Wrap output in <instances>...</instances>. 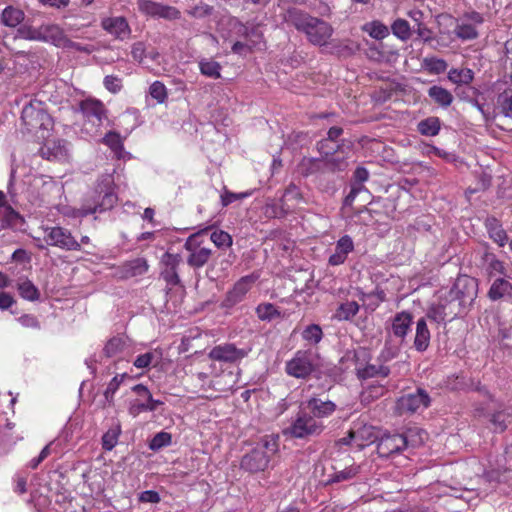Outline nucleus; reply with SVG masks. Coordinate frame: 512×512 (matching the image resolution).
Returning a JSON list of instances; mask_svg holds the SVG:
<instances>
[{"label":"nucleus","mask_w":512,"mask_h":512,"mask_svg":"<svg viewBox=\"0 0 512 512\" xmlns=\"http://www.w3.org/2000/svg\"><path fill=\"white\" fill-rule=\"evenodd\" d=\"M277 451L278 437L265 436L249 453L242 457L241 468L250 473L264 471L268 467L271 457Z\"/></svg>","instance_id":"7ed1b4c3"},{"label":"nucleus","mask_w":512,"mask_h":512,"mask_svg":"<svg viewBox=\"0 0 512 512\" xmlns=\"http://www.w3.org/2000/svg\"><path fill=\"white\" fill-rule=\"evenodd\" d=\"M102 141L115 153L118 158L122 157L124 147L121 137L118 133L111 131L104 136Z\"/></svg>","instance_id":"de8ad7c7"},{"label":"nucleus","mask_w":512,"mask_h":512,"mask_svg":"<svg viewBox=\"0 0 512 512\" xmlns=\"http://www.w3.org/2000/svg\"><path fill=\"white\" fill-rule=\"evenodd\" d=\"M393 34L399 39L405 41L411 36V28L409 23L404 19H396L391 25Z\"/></svg>","instance_id":"3c124183"},{"label":"nucleus","mask_w":512,"mask_h":512,"mask_svg":"<svg viewBox=\"0 0 512 512\" xmlns=\"http://www.w3.org/2000/svg\"><path fill=\"white\" fill-rule=\"evenodd\" d=\"M138 6L142 12L151 16H157L159 13L160 3L153 2L150 0H139Z\"/></svg>","instance_id":"e2e57ef3"},{"label":"nucleus","mask_w":512,"mask_h":512,"mask_svg":"<svg viewBox=\"0 0 512 512\" xmlns=\"http://www.w3.org/2000/svg\"><path fill=\"white\" fill-rule=\"evenodd\" d=\"M157 16L168 20H174L180 18V11L175 7L160 4Z\"/></svg>","instance_id":"0e129e2a"},{"label":"nucleus","mask_w":512,"mask_h":512,"mask_svg":"<svg viewBox=\"0 0 512 512\" xmlns=\"http://www.w3.org/2000/svg\"><path fill=\"white\" fill-rule=\"evenodd\" d=\"M209 229L210 228L207 227L197 233L190 235L184 244V248L190 253L187 258V263L193 268L203 267L208 263L212 255V251L210 249L201 247V242L199 240L200 236L207 233Z\"/></svg>","instance_id":"0eeeda50"},{"label":"nucleus","mask_w":512,"mask_h":512,"mask_svg":"<svg viewBox=\"0 0 512 512\" xmlns=\"http://www.w3.org/2000/svg\"><path fill=\"white\" fill-rule=\"evenodd\" d=\"M21 121L26 130L31 133L41 132V137L45 136L53 126V120L40 102H30L25 105L21 113Z\"/></svg>","instance_id":"20e7f679"},{"label":"nucleus","mask_w":512,"mask_h":512,"mask_svg":"<svg viewBox=\"0 0 512 512\" xmlns=\"http://www.w3.org/2000/svg\"><path fill=\"white\" fill-rule=\"evenodd\" d=\"M298 172L303 177H309L312 175H323L327 173L324 159L304 157L298 164Z\"/></svg>","instance_id":"5701e85b"},{"label":"nucleus","mask_w":512,"mask_h":512,"mask_svg":"<svg viewBox=\"0 0 512 512\" xmlns=\"http://www.w3.org/2000/svg\"><path fill=\"white\" fill-rule=\"evenodd\" d=\"M121 434V426L116 423L108 429L102 437V447L104 450L111 451L117 444L119 435Z\"/></svg>","instance_id":"37998d69"},{"label":"nucleus","mask_w":512,"mask_h":512,"mask_svg":"<svg viewBox=\"0 0 512 512\" xmlns=\"http://www.w3.org/2000/svg\"><path fill=\"white\" fill-rule=\"evenodd\" d=\"M149 92L152 98L156 99L159 103H163L167 99V90L163 83L155 81L151 84Z\"/></svg>","instance_id":"13d9d810"},{"label":"nucleus","mask_w":512,"mask_h":512,"mask_svg":"<svg viewBox=\"0 0 512 512\" xmlns=\"http://www.w3.org/2000/svg\"><path fill=\"white\" fill-rule=\"evenodd\" d=\"M302 337L312 344H318L323 337V332L319 325L310 324L303 330Z\"/></svg>","instance_id":"864d4df0"},{"label":"nucleus","mask_w":512,"mask_h":512,"mask_svg":"<svg viewBox=\"0 0 512 512\" xmlns=\"http://www.w3.org/2000/svg\"><path fill=\"white\" fill-rule=\"evenodd\" d=\"M438 18H442L451 23L455 22L456 25H455L454 33L461 40H473L478 37V32L472 24H468V23L459 24L458 20L449 14H441L438 16Z\"/></svg>","instance_id":"b1692460"},{"label":"nucleus","mask_w":512,"mask_h":512,"mask_svg":"<svg viewBox=\"0 0 512 512\" xmlns=\"http://www.w3.org/2000/svg\"><path fill=\"white\" fill-rule=\"evenodd\" d=\"M501 111L506 117L512 116V95H508L507 93H503L499 96L498 99Z\"/></svg>","instance_id":"774afa93"},{"label":"nucleus","mask_w":512,"mask_h":512,"mask_svg":"<svg viewBox=\"0 0 512 512\" xmlns=\"http://www.w3.org/2000/svg\"><path fill=\"white\" fill-rule=\"evenodd\" d=\"M302 200L303 196L298 186H296L294 183H290L285 189L283 197L280 200L279 208L274 210V216L284 217L289 212H291Z\"/></svg>","instance_id":"dca6fc26"},{"label":"nucleus","mask_w":512,"mask_h":512,"mask_svg":"<svg viewBox=\"0 0 512 512\" xmlns=\"http://www.w3.org/2000/svg\"><path fill=\"white\" fill-rule=\"evenodd\" d=\"M478 284L475 278L466 275L459 276L452 288L448 291V297L459 308L470 306L477 296Z\"/></svg>","instance_id":"423d86ee"},{"label":"nucleus","mask_w":512,"mask_h":512,"mask_svg":"<svg viewBox=\"0 0 512 512\" xmlns=\"http://www.w3.org/2000/svg\"><path fill=\"white\" fill-rule=\"evenodd\" d=\"M353 248L354 244L350 236L345 235L341 237L337 241L335 252L329 257V264L332 266L343 264Z\"/></svg>","instance_id":"4be33fe9"},{"label":"nucleus","mask_w":512,"mask_h":512,"mask_svg":"<svg viewBox=\"0 0 512 512\" xmlns=\"http://www.w3.org/2000/svg\"><path fill=\"white\" fill-rule=\"evenodd\" d=\"M430 343V331L424 318L417 321L414 347L419 352H424Z\"/></svg>","instance_id":"c85d7f7f"},{"label":"nucleus","mask_w":512,"mask_h":512,"mask_svg":"<svg viewBox=\"0 0 512 512\" xmlns=\"http://www.w3.org/2000/svg\"><path fill=\"white\" fill-rule=\"evenodd\" d=\"M24 224V218L15 211L10 205L4 207V214L1 220V228L19 229Z\"/></svg>","instance_id":"72a5a7b5"},{"label":"nucleus","mask_w":512,"mask_h":512,"mask_svg":"<svg viewBox=\"0 0 512 512\" xmlns=\"http://www.w3.org/2000/svg\"><path fill=\"white\" fill-rule=\"evenodd\" d=\"M440 128V119L435 116L423 119L417 124V130L423 136H436L438 135Z\"/></svg>","instance_id":"f704fd0d"},{"label":"nucleus","mask_w":512,"mask_h":512,"mask_svg":"<svg viewBox=\"0 0 512 512\" xmlns=\"http://www.w3.org/2000/svg\"><path fill=\"white\" fill-rule=\"evenodd\" d=\"M17 35L22 39L39 41L40 26L37 28L27 25L20 26L17 30Z\"/></svg>","instance_id":"4d7b16f0"},{"label":"nucleus","mask_w":512,"mask_h":512,"mask_svg":"<svg viewBox=\"0 0 512 512\" xmlns=\"http://www.w3.org/2000/svg\"><path fill=\"white\" fill-rule=\"evenodd\" d=\"M212 12L213 7L202 2L200 4L194 5L189 10H187V13L195 18H203L209 16L212 14Z\"/></svg>","instance_id":"052dcab7"},{"label":"nucleus","mask_w":512,"mask_h":512,"mask_svg":"<svg viewBox=\"0 0 512 512\" xmlns=\"http://www.w3.org/2000/svg\"><path fill=\"white\" fill-rule=\"evenodd\" d=\"M476 411L479 415L487 417L494 425L495 430L500 432H503L511 422L512 413L508 409H496V403L493 399H490L486 407L477 408Z\"/></svg>","instance_id":"4468645a"},{"label":"nucleus","mask_w":512,"mask_h":512,"mask_svg":"<svg viewBox=\"0 0 512 512\" xmlns=\"http://www.w3.org/2000/svg\"><path fill=\"white\" fill-rule=\"evenodd\" d=\"M316 369L313 355L310 351H297L294 357L286 363V372L295 378L305 379Z\"/></svg>","instance_id":"6e6552de"},{"label":"nucleus","mask_w":512,"mask_h":512,"mask_svg":"<svg viewBox=\"0 0 512 512\" xmlns=\"http://www.w3.org/2000/svg\"><path fill=\"white\" fill-rule=\"evenodd\" d=\"M210 239L219 249L229 248L233 243L231 235L223 230L214 231L211 234Z\"/></svg>","instance_id":"603ef678"},{"label":"nucleus","mask_w":512,"mask_h":512,"mask_svg":"<svg viewBox=\"0 0 512 512\" xmlns=\"http://www.w3.org/2000/svg\"><path fill=\"white\" fill-rule=\"evenodd\" d=\"M161 276L167 282V284L171 286H177L181 283L177 269L165 268L162 271Z\"/></svg>","instance_id":"338daca9"},{"label":"nucleus","mask_w":512,"mask_h":512,"mask_svg":"<svg viewBox=\"0 0 512 512\" xmlns=\"http://www.w3.org/2000/svg\"><path fill=\"white\" fill-rule=\"evenodd\" d=\"M117 200L112 176L104 175L98 180L91 198L78 210L77 216L86 217L96 212H104L113 208Z\"/></svg>","instance_id":"f03ea898"},{"label":"nucleus","mask_w":512,"mask_h":512,"mask_svg":"<svg viewBox=\"0 0 512 512\" xmlns=\"http://www.w3.org/2000/svg\"><path fill=\"white\" fill-rule=\"evenodd\" d=\"M200 72L207 77L218 79L221 77V65L212 59H202L199 62Z\"/></svg>","instance_id":"a19ab883"},{"label":"nucleus","mask_w":512,"mask_h":512,"mask_svg":"<svg viewBox=\"0 0 512 512\" xmlns=\"http://www.w3.org/2000/svg\"><path fill=\"white\" fill-rule=\"evenodd\" d=\"M390 374V368L382 363L378 362V359L375 363H368L363 369H359L357 375L360 379H368L373 377H387Z\"/></svg>","instance_id":"bb28decb"},{"label":"nucleus","mask_w":512,"mask_h":512,"mask_svg":"<svg viewBox=\"0 0 512 512\" xmlns=\"http://www.w3.org/2000/svg\"><path fill=\"white\" fill-rule=\"evenodd\" d=\"M80 111L87 119H95L97 124L102 123V119L106 118L105 108L101 101L96 99H85L80 102Z\"/></svg>","instance_id":"412c9836"},{"label":"nucleus","mask_w":512,"mask_h":512,"mask_svg":"<svg viewBox=\"0 0 512 512\" xmlns=\"http://www.w3.org/2000/svg\"><path fill=\"white\" fill-rule=\"evenodd\" d=\"M251 348H237L233 343H224L214 346L208 353L213 361L234 364L248 356Z\"/></svg>","instance_id":"1a4fd4ad"},{"label":"nucleus","mask_w":512,"mask_h":512,"mask_svg":"<svg viewBox=\"0 0 512 512\" xmlns=\"http://www.w3.org/2000/svg\"><path fill=\"white\" fill-rule=\"evenodd\" d=\"M448 78L455 84H470L474 79V73L469 68L464 69H451L448 73Z\"/></svg>","instance_id":"58836bf2"},{"label":"nucleus","mask_w":512,"mask_h":512,"mask_svg":"<svg viewBox=\"0 0 512 512\" xmlns=\"http://www.w3.org/2000/svg\"><path fill=\"white\" fill-rule=\"evenodd\" d=\"M126 272L130 276H137L142 275L148 270V264L147 261L143 258H137L130 262H128L126 265Z\"/></svg>","instance_id":"6e6d98bb"},{"label":"nucleus","mask_w":512,"mask_h":512,"mask_svg":"<svg viewBox=\"0 0 512 512\" xmlns=\"http://www.w3.org/2000/svg\"><path fill=\"white\" fill-rule=\"evenodd\" d=\"M361 29L376 40H382L389 34L388 27L379 20L367 22L361 27Z\"/></svg>","instance_id":"c9c22d12"},{"label":"nucleus","mask_w":512,"mask_h":512,"mask_svg":"<svg viewBox=\"0 0 512 512\" xmlns=\"http://www.w3.org/2000/svg\"><path fill=\"white\" fill-rule=\"evenodd\" d=\"M330 142L331 141L326 138L317 143V149L319 153L325 157L335 154L340 148L339 144H335V146H329Z\"/></svg>","instance_id":"69168bd1"},{"label":"nucleus","mask_w":512,"mask_h":512,"mask_svg":"<svg viewBox=\"0 0 512 512\" xmlns=\"http://www.w3.org/2000/svg\"><path fill=\"white\" fill-rule=\"evenodd\" d=\"M17 290L20 296L28 301H36L40 297L38 288L28 279L19 282Z\"/></svg>","instance_id":"4c0bfd02"},{"label":"nucleus","mask_w":512,"mask_h":512,"mask_svg":"<svg viewBox=\"0 0 512 512\" xmlns=\"http://www.w3.org/2000/svg\"><path fill=\"white\" fill-rule=\"evenodd\" d=\"M511 294L512 284L504 278L495 279L488 291V297L493 301Z\"/></svg>","instance_id":"2f4dec72"},{"label":"nucleus","mask_w":512,"mask_h":512,"mask_svg":"<svg viewBox=\"0 0 512 512\" xmlns=\"http://www.w3.org/2000/svg\"><path fill=\"white\" fill-rule=\"evenodd\" d=\"M407 438L402 434H385L377 444V453L382 458H388L407 447Z\"/></svg>","instance_id":"2eb2a0df"},{"label":"nucleus","mask_w":512,"mask_h":512,"mask_svg":"<svg viewBox=\"0 0 512 512\" xmlns=\"http://www.w3.org/2000/svg\"><path fill=\"white\" fill-rule=\"evenodd\" d=\"M413 317L408 312L396 314L392 322V332L396 337L404 338L412 324Z\"/></svg>","instance_id":"c756f323"},{"label":"nucleus","mask_w":512,"mask_h":512,"mask_svg":"<svg viewBox=\"0 0 512 512\" xmlns=\"http://www.w3.org/2000/svg\"><path fill=\"white\" fill-rule=\"evenodd\" d=\"M103 28L117 38H124L130 32L128 23L123 17L109 18L103 21Z\"/></svg>","instance_id":"cd10ccee"},{"label":"nucleus","mask_w":512,"mask_h":512,"mask_svg":"<svg viewBox=\"0 0 512 512\" xmlns=\"http://www.w3.org/2000/svg\"><path fill=\"white\" fill-rule=\"evenodd\" d=\"M45 241L51 246L69 251L81 249L80 243L72 236L71 232L59 226L46 229Z\"/></svg>","instance_id":"9b49d317"},{"label":"nucleus","mask_w":512,"mask_h":512,"mask_svg":"<svg viewBox=\"0 0 512 512\" xmlns=\"http://www.w3.org/2000/svg\"><path fill=\"white\" fill-rule=\"evenodd\" d=\"M485 227L487 228L489 237L493 239L494 242L498 243L501 247L506 244L508 240L507 234L497 218L487 217Z\"/></svg>","instance_id":"a878e982"},{"label":"nucleus","mask_w":512,"mask_h":512,"mask_svg":"<svg viewBox=\"0 0 512 512\" xmlns=\"http://www.w3.org/2000/svg\"><path fill=\"white\" fill-rule=\"evenodd\" d=\"M369 178V172L364 167H357L353 174V182L348 195L344 198L343 206H352L355 198L362 192H368L363 183Z\"/></svg>","instance_id":"f3484780"},{"label":"nucleus","mask_w":512,"mask_h":512,"mask_svg":"<svg viewBox=\"0 0 512 512\" xmlns=\"http://www.w3.org/2000/svg\"><path fill=\"white\" fill-rule=\"evenodd\" d=\"M172 441V436L168 432L161 431L157 433L149 442V448L152 451H158L163 447L169 446Z\"/></svg>","instance_id":"5fc2aeb1"},{"label":"nucleus","mask_w":512,"mask_h":512,"mask_svg":"<svg viewBox=\"0 0 512 512\" xmlns=\"http://www.w3.org/2000/svg\"><path fill=\"white\" fill-rule=\"evenodd\" d=\"M25 14L21 9L7 6L1 14V22L7 27H17L23 22Z\"/></svg>","instance_id":"473e14b6"},{"label":"nucleus","mask_w":512,"mask_h":512,"mask_svg":"<svg viewBox=\"0 0 512 512\" xmlns=\"http://www.w3.org/2000/svg\"><path fill=\"white\" fill-rule=\"evenodd\" d=\"M125 376H126V374H123L121 376L116 375L109 382V384L104 392V397L109 402V404H111V402L113 401V396H114L115 392L117 391V389L119 388V386L122 383Z\"/></svg>","instance_id":"bf43d9fd"},{"label":"nucleus","mask_w":512,"mask_h":512,"mask_svg":"<svg viewBox=\"0 0 512 512\" xmlns=\"http://www.w3.org/2000/svg\"><path fill=\"white\" fill-rule=\"evenodd\" d=\"M460 313V308L454 303L448 294L441 297L436 305H432L428 312L427 317L437 323H444L447 318L453 319Z\"/></svg>","instance_id":"ddd939ff"},{"label":"nucleus","mask_w":512,"mask_h":512,"mask_svg":"<svg viewBox=\"0 0 512 512\" xmlns=\"http://www.w3.org/2000/svg\"><path fill=\"white\" fill-rule=\"evenodd\" d=\"M427 93L428 96L434 101V103L442 108L449 107L454 100V97L450 91L438 85L431 86Z\"/></svg>","instance_id":"7c9ffc66"},{"label":"nucleus","mask_w":512,"mask_h":512,"mask_svg":"<svg viewBox=\"0 0 512 512\" xmlns=\"http://www.w3.org/2000/svg\"><path fill=\"white\" fill-rule=\"evenodd\" d=\"M430 405V397L426 390L418 388L414 393H408L401 396L397 401V407L400 413H415L420 409L427 408Z\"/></svg>","instance_id":"f8f14e48"},{"label":"nucleus","mask_w":512,"mask_h":512,"mask_svg":"<svg viewBox=\"0 0 512 512\" xmlns=\"http://www.w3.org/2000/svg\"><path fill=\"white\" fill-rule=\"evenodd\" d=\"M146 402L140 403L138 401L130 405L129 411L132 415H137L142 411H155L162 401L153 399L152 395H148Z\"/></svg>","instance_id":"49530a36"},{"label":"nucleus","mask_w":512,"mask_h":512,"mask_svg":"<svg viewBox=\"0 0 512 512\" xmlns=\"http://www.w3.org/2000/svg\"><path fill=\"white\" fill-rule=\"evenodd\" d=\"M256 314L262 321H272L281 317V312L272 303H261L256 308Z\"/></svg>","instance_id":"79ce46f5"},{"label":"nucleus","mask_w":512,"mask_h":512,"mask_svg":"<svg viewBox=\"0 0 512 512\" xmlns=\"http://www.w3.org/2000/svg\"><path fill=\"white\" fill-rule=\"evenodd\" d=\"M354 434L356 436V441H360V443H358V447L360 448L364 447L367 443H373L378 438L372 426L364 425L355 430Z\"/></svg>","instance_id":"c03bdc74"},{"label":"nucleus","mask_w":512,"mask_h":512,"mask_svg":"<svg viewBox=\"0 0 512 512\" xmlns=\"http://www.w3.org/2000/svg\"><path fill=\"white\" fill-rule=\"evenodd\" d=\"M359 311V305L356 301L342 303L335 312V318L338 320H350Z\"/></svg>","instance_id":"a18cd8bd"},{"label":"nucleus","mask_w":512,"mask_h":512,"mask_svg":"<svg viewBox=\"0 0 512 512\" xmlns=\"http://www.w3.org/2000/svg\"><path fill=\"white\" fill-rule=\"evenodd\" d=\"M325 426L322 422L314 419L306 410L297 413L290 426L283 430L285 436L296 439H307L320 435Z\"/></svg>","instance_id":"39448f33"},{"label":"nucleus","mask_w":512,"mask_h":512,"mask_svg":"<svg viewBox=\"0 0 512 512\" xmlns=\"http://www.w3.org/2000/svg\"><path fill=\"white\" fill-rule=\"evenodd\" d=\"M425 64H426L427 69L430 72H433L436 74L443 73L447 69V63L443 59H437V58L425 59Z\"/></svg>","instance_id":"680f3d73"},{"label":"nucleus","mask_w":512,"mask_h":512,"mask_svg":"<svg viewBox=\"0 0 512 512\" xmlns=\"http://www.w3.org/2000/svg\"><path fill=\"white\" fill-rule=\"evenodd\" d=\"M127 347V338L124 336H114L105 345L103 352L106 357H114L125 350Z\"/></svg>","instance_id":"e433bc0d"},{"label":"nucleus","mask_w":512,"mask_h":512,"mask_svg":"<svg viewBox=\"0 0 512 512\" xmlns=\"http://www.w3.org/2000/svg\"><path fill=\"white\" fill-rule=\"evenodd\" d=\"M486 476L489 481H496L499 483H506L512 486V469L504 468L503 470L495 469L488 471Z\"/></svg>","instance_id":"8fccbe9b"},{"label":"nucleus","mask_w":512,"mask_h":512,"mask_svg":"<svg viewBox=\"0 0 512 512\" xmlns=\"http://www.w3.org/2000/svg\"><path fill=\"white\" fill-rule=\"evenodd\" d=\"M257 276L254 274L241 277L230 289L223 299L221 306L223 308H232L236 304L243 301L247 292L251 289L252 285L256 282Z\"/></svg>","instance_id":"9d476101"},{"label":"nucleus","mask_w":512,"mask_h":512,"mask_svg":"<svg viewBox=\"0 0 512 512\" xmlns=\"http://www.w3.org/2000/svg\"><path fill=\"white\" fill-rule=\"evenodd\" d=\"M67 36L63 29L56 24H42L40 26L39 41L51 42L57 47H63Z\"/></svg>","instance_id":"aec40b11"},{"label":"nucleus","mask_w":512,"mask_h":512,"mask_svg":"<svg viewBox=\"0 0 512 512\" xmlns=\"http://www.w3.org/2000/svg\"><path fill=\"white\" fill-rule=\"evenodd\" d=\"M330 49L331 54L340 58H347L356 54L360 49V45L351 39H345L333 41L331 43Z\"/></svg>","instance_id":"393cba45"},{"label":"nucleus","mask_w":512,"mask_h":512,"mask_svg":"<svg viewBox=\"0 0 512 512\" xmlns=\"http://www.w3.org/2000/svg\"><path fill=\"white\" fill-rule=\"evenodd\" d=\"M359 473V466H350L344 470L335 472L331 478H329L326 484L339 483L354 478Z\"/></svg>","instance_id":"09e8293b"},{"label":"nucleus","mask_w":512,"mask_h":512,"mask_svg":"<svg viewBox=\"0 0 512 512\" xmlns=\"http://www.w3.org/2000/svg\"><path fill=\"white\" fill-rule=\"evenodd\" d=\"M41 156L48 160L65 159L68 155V142L66 140H50L40 149Z\"/></svg>","instance_id":"6ab92c4d"},{"label":"nucleus","mask_w":512,"mask_h":512,"mask_svg":"<svg viewBox=\"0 0 512 512\" xmlns=\"http://www.w3.org/2000/svg\"><path fill=\"white\" fill-rule=\"evenodd\" d=\"M305 409L314 419L325 418L335 412L336 404L330 400L323 401L320 398L312 397L305 402Z\"/></svg>","instance_id":"a211bd4d"},{"label":"nucleus","mask_w":512,"mask_h":512,"mask_svg":"<svg viewBox=\"0 0 512 512\" xmlns=\"http://www.w3.org/2000/svg\"><path fill=\"white\" fill-rule=\"evenodd\" d=\"M324 163L327 173L341 172L347 169L348 161L345 157L335 156V154L324 157Z\"/></svg>","instance_id":"ea45409f"},{"label":"nucleus","mask_w":512,"mask_h":512,"mask_svg":"<svg viewBox=\"0 0 512 512\" xmlns=\"http://www.w3.org/2000/svg\"><path fill=\"white\" fill-rule=\"evenodd\" d=\"M286 21L298 31L303 32L307 40L316 46L327 45L334 32L328 22L296 8L288 10Z\"/></svg>","instance_id":"f257e3e1"}]
</instances>
